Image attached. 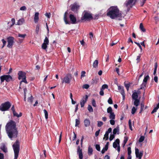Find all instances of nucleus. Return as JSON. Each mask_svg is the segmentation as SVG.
I'll list each match as a JSON object with an SVG mask.
<instances>
[{
    "instance_id": "nucleus-1",
    "label": "nucleus",
    "mask_w": 159,
    "mask_h": 159,
    "mask_svg": "<svg viewBox=\"0 0 159 159\" xmlns=\"http://www.w3.org/2000/svg\"><path fill=\"white\" fill-rule=\"evenodd\" d=\"M16 126L15 122L12 120L9 121L5 126L7 133L11 139L12 138H15L17 137L18 132Z\"/></svg>"
},
{
    "instance_id": "nucleus-2",
    "label": "nucleus",
    "mask_w": 159,
    "mask_h": 159,
    "mask_svg": "<svg viewBox=\"0 0 159 159\" xmlns=\"http://www.w3.org/2000/svg\"><path fill=\"white\" fill-rule=\"evenodd\" d=\"M108 11L107 15L112 19L120 17L121 15L117 7H111Z\"/></svg>"
},
{
    "instance_id": "nucleus-3",
    "label": "nucleus",
    "mask_w": 159,
    "mask_h": 159,
    "mask_svg": "<svg viewBox=\"0 0 159 159\" xmlns=\"http://www.w3.org/2000/svg\"><path fill=\"white\" fill-rule=\"evenodd\" d=\"M20 143L19 141L16 140L14 143L12 145V147L14 153V159H17L20 150Z\"/></svg>"
},
{
    "instance_id": "nucleus-4",
    "label": "nucleus",
    "mask_w": 159,
    "mask_h": 159,
    "mask_svg": "<svg viewBox=\"0 0 159 159\" xmlns=\"http://www.w3.org/2000/svg\"><path fill=\"white\" fill-rule=\"evenodd\" d=\"M136 2V0H126L124 3V5L127 8V11L130 9L135 5Z\"/></svg>"
},
{
    "instance_id": "nucleus-5",
    "label": "nucleus",
    "mask_w": 159,
    "mask_h": 159,
    "mask_svg": "<svg viewBox=\"0 0 159 159\" xmlns=\"http://www.w3.org/2000/svg\"><path fill=\"white\" fill-rule=\"evenodd\" d=\"M82 15L81 19L82 20H89L93 19V18L92 14L86 11L83 12Z\"/></svg>"
},
{
    "instance_id": "nucleus-6",
    "label": "nucleus",
    "mask_w": 159,
    "mask_h": 159,
    "mask_svg": "<svg viewBox=\"0 0 159 159\" xmlns=\"http://www.w3.org/2000/svg\"><path fill=\"white\" fill-rule=\"evenodd\" d=\"M11 105L9 102H5L0 106V110L2 111H7L10 107Z\"/></svg>"
},
{
    "instance_id": "nucleus-7",
    "label": "nucleus",
    "mask_w": 159,
    "mask_h": 159,
    "mask_svg": "<svg viewBox=\"0 0 159 159\" xmlns=\"http://www.w3.org/2000/svg\"><path fill=\"white\" fill-rule=\"evenodd\" d=\"M72 78L71 75L70 74H67L63 78H61L62 80V83H65L66 84H69Z\"/></svg>"
},
{
    "instance_id": "nucleus-8",
    "label": "nucleus",
    "mask_w": 159,
    "mask_h": 159,
    "mask_svg": "<svg viewBox=\"0 0 159 159\" xmlns=\"http://www.w3.org/2000/svg\"><path fill=\"white\" fill-rule=\"evenodd\" d=\"M1 82H2L5 80L7 82H9L11 80L12 77L10 75H3L0 77Z\"/></svg>"
},
{
    "instance_id": "nucleus-9",
    "label": "nucleus",
    "mask_w": 159,
    "mask_h": 159,
    "mask_svg": "<svg viewBox=\"0 0 159 159\" xmlns=\"http://www.w3.org/2000/svg\"><path fill=\"white\" fill-rule=\"evenodd\" d=\"M14 38L12 37H9L7 38L8 44L7 47L9 48H11L13 44Z\"/></svg>"
},
{
    "instance_id": "nucleus-10",
    "label": "nucleus",
    "mask_w": 159,
    "mask_h": 159,
    "mask_svg": "<svg viewBox=\"0 0 159 159\" xmlns=\"http://www.w3.org/2000/svg\"><path fill=\"white\" fill-rule=\"evenodd\" d=\"M120 140L119 139H117L115 142L113 143V146L115 148H117V150L119 152H120V148L119 145Z\"/></svg>"
},
{
    "instance_id": "nucleus-11",
    "label": "nucleus",
    "mask_w": 159,
    "mask_h": 159,
    "mask_svg": "<svg viewBox=\"0 0 159 159\" xmlns=\"http://www.w3.org/2000/svg\"><path fill=\"white\" fill-rule=\"evenodd\" d=\"M135 153L136 157L138 158L139 159H141L143 155V152H139V150L138 148H135Z\"/></svg>"
},
{
    "instance_id": "nucleus-12",
    "label": "nucleus",
    "mask_w": 159,
    "mask_h": 159,
    "mask_svg": "<svg viewBox=\"0 0 159 159\" xmlns=\"http://www.w3.org/2000/svg\"><path fill=\"white\" fill-rule=\"evenodd\" d=\"M88 96L86 95L85 97H83L82 100L80 102V104L81 105V107H84L85 103L87 102L88 99Z\"/></svg>"
},
{
    "instance_id": "nucleus-13",
    "label": "nucleus",
    "mask_w": 159,
    "mask_h": 159,
    "mask_svg": "<svg viewBox=\"0 0 159 159\" xmlns=\"http://www.w3.org/2000/svg\"><path fill=\"white\" fill-rule=\"evenodd\" d=\"M18 75V78L19 80L26 77V73L21 71H19Z\"/></svg>"
},
{
    "instance_id": "nucleus-14",
    "label": "nucleus",
    "mask_w": 159,
    "mask_h": 159,
    "mask_svg": "<svg viewBox=\"0 0 159 159\" xmlns=\"http://www.w3.org/2000/svg\"><path fill=\"white\" fill-rule=\"evenodd\" d=\"M79 7V6L76 3L71 5V10L73 11H76Z\"/></svg>"
},
{
    "instance_id": "nucleus-15",
    "label": "nucleus",
    "mask_w": 159,
    "mask_h": 159,
    "mask_svg": "<svg viewBox=\"0 0 159 159\" xmlns=\"http://www.w3.org/2000/svg\"><path fill=\"white\" fill-rule=\"evenodd\" d=\"M69 18L72 24H75L76 23V19L73 15L70 14L69 16Z\"/></svg>"
},
{
    "instance_id": "nucleus-16",
    "label": "nucleus",
    "mask_w": 159,
    "mask_h": 159,
    "mask_svg": "<svg viewBox=\"0 0 159 159\" xmlns=\"http://www.w3.org/2000/svg\"><path fill=\"white\" fill-rule=\"evenodd\" d=\"M77 152L79 154L80 159H83V155L82 149L80 148V146H78L77 149Z\"/></svg>"
},
{
    "instance_id": "nucleus-17",
    "label": "nucleus",
    "mask_w": 159,
    "mask_h": 159,
    "mask_svg": "<svg viewBox=\"0 0 159 159\" xmlns=\"http://www.w3.org/2000/svg\"><path fill=\"white\" fill-rule=\"evenodd\" d=\"M68 14V12L67 11H66L65 12L64 16V21L66 24H70V21L68 20L67 19V15Z\"/></svg>"
},
{
    "instance_id": "nucleus-18",
    "label": "nucleus",
    "mask_w": 159,
    "mask_h": 159,
    "mask_svg": "<svg viewBox=\"0 0 159 159\" xmlns=\"http://www.w3.org/2000/svg\"><path fill=\"white\" fill-rule=\"evenodd\" d=\"M0 148L5 153H6L7 152V148L6 147L5 144L4 143H2L1 146L0 147Z\"/></svg>"
},
{
    "instance_id": "nucleus-19",
    "label": "nucleus",
    "mask_w": 159,
    "mask_h": 159,
    "mask_svg": "<svg viewBox=\"0 0 159 159\" xmlns=\"http://www.w3.org/2000/svg\"><path fill=\"white\" fill-rule=\"evenodd\" d=\"M118 90L120 91V92L122 95L125 94V91L123 87L121 86H118Z\"/></svg>"
},
{
    "instance_id": "nucleus-20",
    "label": "nucleus",
    "mask_w": 159,
    "mask_h": 159,
    "mask_svg": "<svg viewBox=\"0 0 159 159\" xmlns=\"http://www.w3.org/2000/svg\"><path fill=\"white\" fill-rule=\"evenodd\" d=\"M25 22V19L23 18H21L18 20L16 25H22Z\"/></svg>"
},
{
    "instance_id": "nucleus-21",
    "label": "nucleus",
    "mask_w": 159,
    "mask_h": 159,
    "mask_svg": "<svg viewBox=\"0 0 159 159\" xmlns=\"http://www.w3.org/2000/svg\"><path fill=\"white\" fill-rule=\"evenodd\" d=\"M39 13L38 12H36L34 14V20L35 23H37L39 19Z\"/></svg>"
},
{
    "instance_id": "nucleus-22",
    "label": "nucleus",
    "mask_w": 159,
    "mask_h": 159,
    "mask_svg": "<svg viewBox=\"0 0 159 159\" xmlns=\"http://www.w3.org/2000/svg\"><path fill=\"white\" fill-rule=\"evenodd\" d=\"M84 123L85 127H87L89 126L90 122L89 119H86L84 120Z\"/></svg>"
},
{
    "instance_id": "nucleus-23",
    "label": "nucleus",
    "mask_w": 159,
    "mask_h": 159,
    "mask_svg": "<svg viewBox=\"0 0 159 159\" xmlns=\"http://www.w3.org/2000/svg\"><path fill=\"white\" fill-rule=\"evenodd\" d=\"M138 93L137 92H134V93L132 96V98L134 100H137L138 99Z\"/></svg>"
},
{
    "instance_id": "nucleus-24",
    "label": "nucleus",
    "mask_w": 159,
    "mask_h": 159,
    "mask_svg": "<svg viewBox=\"0 0 159 159\" xmlns=\"http://www.w3.org/2000/svg\"><path fill=\"white\" fill-rule=\"evenodd\" d=\"M93 152V150L92 148L90 146H89L88 148V154L89 155H91L92 154Z\"/></svg>"
},
{
    "instance_id": "nucleus-25",
    "label": "nucleus",
    "mask_w": 159,
    "mask_h": 159,
    "mask_svg": "<svg viewBox=\"0 0 159 159\" xmlns=\"http://www.w3.org/2000/svg\"><path fill=\"white\" fill-rule=\"evenodd\" d=\"M98 60H95L93 63V67L94 68H96L98 67Z\"/></svg>"
},
{
    "instance_id": "nucleus-26",
    "label": "nucleus",
    "mask_w": 159,
    "mask_h": 159,
    "mask_svg": "<svg viewBox=\"0 0 159 159\" xmlns=\"http://www.w3.org/2000/svg\"><path fill=\"white\" fill-rule=\"evenodd\" d=\"M109 118L111 119H114L115 118V115L114 112L111 113L110 114Z\"/></svg>"
},
{
    "instance_id": "nucleus-27",
    "label": "nucleus",
    "mask_w": 159,
    "mask_h": 159,
    "mask_svg": "<svg viewBox=\"0 0 159 159\" xmlns=\"http://www.w3.org/2000/svg\"><path fill=\"white\" fill-rule=\"evenodd\" d=\"M134 104L136 107H138L139 103V99L134 100Z\"/></svg>"
},
{
    "instance_id": "nucleus-28",
    "label": "nucleus",
    "mask_w": 159,
    "mask_h": 159,
    "mask_svg": "<svg viewBox=\"0 0 159 159\" xmlns=\"http://www.w3.org/2000/svg\"><path fill=\"white\" fill-rule=\"evenodd\" d=\"M13 116H16L17 117H20L22 115V113L21 112H20L19 114H18L16 111L13 112Z\"/></svg>"
},
{
    "instance_id": "nucleus-29",
    "label": "nucleus",
    "mask_w": 159,
    "mask_h": 159,
    "mask_svg": "<svg viewBox=\"0 0 159 159\" xmlns=\"http://www.w3.org/2000/svg\"><path fill=\"white\" fill-rule=\"evenodd\" d=\"M49 40L48 38L46 37L44 40L43 43L48 45L49 44Z\"/></svg>"
},
{
    "instance_id": "nucleus-30",
    "label": "nucleus",
    "mask_w": 159,
    "mask_h": 159,
    "mask_svg": "<svg viewBox=\"0 0 159 159\" xmlns=\"http://www.w3.org/2000/svg\"><path fill=\"white\" fill-rule=\"evenodd\" d=\"M22 80L20 82V86L21 85V84L22 82H24L26 84H28V82L26 80V77H25L24 78H23L21 79Z\"/></svg>"
},
{
    "instance_id": "nucleus-31",
    "label": "nucleus",
    "mask_w": 159,
    "mask_h": 159,
    "mask_svg": "<svg viewBox=\"0 0 159 159\" xmlns=\"http://www.w3.org/2000/svg\"><path fill=\"white\" fill-rule=\"evenodd\" d=\"M139 28L143 32L145 31V29L144 28L143 26L142 23H141L140 24Z\"/></svg>"
},
{
    "instance_id": "nucleus-32",
    "label": "nucleus",
    "mask_w": 159,
    "mask_h": 159,
    "mask_svg": "<svg viewBox=\"0 0 159 159\" xmlns=\"http://www.w3.org/2000/svg\"><path fill=\"white\" fill-rule=\"evenodd\" d=\"M149 77L148 75H147L145 77L143 80V82L144 83H146L147 80L149 79Z\"/></svg>"
},
{
    "instance_id": "nucleus-33",
    "label": "nucleus",
    "mask_w": 159,
    "mask_h": 159,
    "mask_svg": "<svg viewBox=\"0 0 159 159\" xmlns=\"http://www.w3.org/2000/svg\"><path fill=\"white\" fill-rule=\"evenodd\" d=\"M119 129V128L118 127H116V128H115L113 129V134H116L117 132L118 131Z\"/></svg>"
},
{
    "instance_id": "nucleus-34",
    "label": "nucleus",
    "mask_w": 159,
    "mask_h": 159,
    "mask_svg": "<svg viewBox=\"0 0 159 159\" xmlns=\"http://www.w3.org/2000/svg\"><path fill=\"white\" fill-rule=\"evenodd\" d=\"M137 110V108H135L134 107H133L131 110V113L132 114H134Z\"/></svg>"
},
{
    "instance_id": "nucleus-35",
    "label": "nucleus",
    "mask_w": 159,
    "mask_h": 159,
    "mask_svg": "<svg viewBox=\"0 0 159 159\" xmlns=\"http://www.w3.org/2000/svg\"><path fill=\"white\" fill-rule=\"evenodd\" d=\"M43 112L44 113L45 116V118L46 119H47L48 118V113L47 110L45 109L43 110Z\"/></svg>"
},
{
    "instance_id": "nucleus-36",
    "label": "nucleus",
    "mask_w": 159,
    "mask_h": 159,
    "mask_svg": "<svg viewBox=\"0 0 159 159\" xmlns=\"http://www.w3.org/2000/svg\"><path fill=\"white\" fill-rule=\"evenodd\" d=\"M47 46L48 45L46 44H44V43H43L42 44V46H41V47H42V48L44 49V50H46V51H47Z\"/></svg>"
},
{
    "instance_id": "nucleus-37",
    "label": "nucleus",
    "mask_w": 159,
    "mask_h": 159,
    "mask_svg": "<svg viewBox=\"0 0 159 159\" xmlns=\"http://www.w3.org/2000/svg\"><path fill=\"white\" fill-rule=\"evenodd\" d=\"M88 109L90 112H92L93 111V110L92 107L90 105H89L88 107Z\"/></svg>"
},
{
    "instance_id": "nucleus-38",
    "label": "nucleus",
    "mask_w": 159,
    "mask_h": 159,
    "mask_svg": "<svg viewBox=\"0 0 159 159\" xmlns=\"http://www.w3.org/2000/svg\"><path fill=\"white\" fill-rule=\"evenodd\" d=\"M146 83L143 82L142 84H141L140 86V89H144V87H145L146 86Z\"/></svg>"
},
{
    "instance_id": "nucleus-39",
    "label": "nucleus",
    "mask_w": 159,
    "mask_h": 159,
    "mask_svg": "<svg viewBox=\"0 0 159 159\" xmlns=\"http://www.w3.org/2000/svg\"><path fill=\"white\" fill-rule=\"evenodd\" d=\"M144 105L143 103H141V108L139 112V113H141L144 109Z\"/></svg>"
},
{
    "instance_id": "nucleus-40",
    "label": "nucleus",
    "mask_w": 159,
    "mask_h": 159,
    "mask_svg": "<svg viewBox=\"0 0 159 159\" xmlns=\"http://www.w3.org/2000/svg\"><path fill=\"white\" fill-rule=\"evenodd\" d=\"M107 112L108 113H111L113 112L112 109L111 107H110L107 109Z\"/></svg>"
},
{
    "instance_id": "nucleus-41",
    "label": "nucleus",
    "mask_w": 159,
    "mask_h": 159,
    "mask_svg": "<svg viewBox=\"0 0 159 159\" xmlns=\"http://www.w3.org/2000/svg\"><path fill=\"white\" fill-rule=\"evenodd\" d=\"M80 121L79 119H76L75 126V127L77 126L80 124Z\"/></svg>"
},
{
    "instance_id": "nucleus-42",
    "label": "nucleus",
    "mask_w": 159,
    "mask_h": 159,
    "mask_svg": "<svg viewBox=\"0 0 159 159\" xmlns=\"http://www.w3.org/2000/svg\"><path fill=\"white\" fill-rule=\"evenodd\" d=\"M128 140V137L126 136L124 138V141H123L124 146L125 145V144L126 143Z\"/></svg>"
},
{
    "instance_id": "nucleus-43",
    "label": "nucleus",
    "mask_w": 159,
    "mask_h": 159,
    "mask_svg": "<svg viewBox=\"0 0 159 159\" xmlns=\"http://www.w3.org/2000/svg\"><path fill=\"white\" fill-rule=\"evenodd\" d=\"M145 137L144 136H141L140 137V138L139 140V142L140 143H141L144 140Z\"/></svg>"
},
{
    "instance_id": "nucleus-44",
    "label": "nucleus",
    "mask_w": 159,
    "mask_h": 159,
    "mask_svg": "<svg viewBox=\"0 0 159 159\" xmlns=\"http://www.w3.org/2000/svg\"><path fill=\"white\" fill-rule=\"evenodd\" d=\"M108 148L105 146V147L103 148L101 151L102 153V154L104 153L105 151L107 150Z\"/></svg>"
},
{
    "instance_id": "nucleus-45",
    "label": "nucleus",
    "mask_w": 159,
    "mask_h": 159,
    "mask_svg": "<svg viewBox=\"0 0 159 159\" xmlns=\"http://www.w3.org/2000/svg\"><path fill=\"white\" fill-rule=\"evenodd\" d=\"M26 35L25 34H18V36L21 38H24L26 36Z\"/></svg>"
},
{
    "instance_id": "nucleus-46",
    "label": "nucleus",
    "mask_w": 159,
    "mask_h": 159,
    "mask_svg": "<svg viewBox=\"0 0 159 159\" xmlns=\"http://www.w3.org/2000/svg\"><path fill=\"white\" fill-rule=\"evenodd\" d=\"M98 127H100L103 125V123L101 121H98Z\"/></svg>"
},
{
    "instance_id": "nucleus-47",
    "label": "nucleus",
    "mask_w": 159,
    "mask_h": 159,
    "mask_svg": "<svg viewBox=\"0 0 159 159\" xmlns=\"http://www.w3.org/2000/svg\"><path fill=\"white\" fill-rule=\"evenodd\" d=\"M39 25H38L36 26V29H35V32L36 33L38 34L39 32Z\"/></svg>"
},
{
    "instance_id": "nucleus-48",
    "label": "nucleus",
    "mask_w": 159,
    "mask_h": 159,
    "mask_svg": "<svg viewBox=\"0 0 159 159\" xmlns=\"http://www.w3.org/2000/svg\"><path fill=\"white\" fill-rule=\"evenodd\" d=\"M131 148L130 147H129L128 148V155H131Z\"/></svg>"
},
{
    "instance_id": "nucleus-49",
    "label": "nucleus",
    "mask_w": 159,
    "mask_h": 159,
    "mask_svg": "<svg viewBox=\"0 0 159 159\" xmlns=\"http://www.w3.org/2000/svg\"><path fill=\"white\" fill-rule=\"evenodd\" d=\"M92 105L93 107H96V102L94 99H93L92 100Z\"/></svg>"
},
{
    "instance_id": "nucleus-50",
    "label": "nucleus",
    "mask_w": 159,
    "mask_h": 159,
    "mask_svg": "<svg viewBox=\"0 0 159 159\" xmlns=\"http://www.w3.org/2000/svg\"><path fill=\"white\" fill-rule=\"evenodd\" d=\"M108 135L109 134H108L106 132L104 135V138H105L106 140H107L108 139Z\"/></svg>"
},
{
    "instance_id": "nucleus-51",
    "label": "nucleus",
    "mask_w": 159,
    "mask_h": 159,
    "mask_svg": "<svg viewBox=\"0 0 159 159\" xmlns=\"http://www.w3.org/2000/svg\"><path fill=\"white\" fill-rule=\"evenodd\" d=\"M129 125L130 129L131 130H132V124L131 123V121L130 120H129Z\"/></svg>"
},
{
    "instance_id": "nucleus-52",
    "label": "nucleus",
    "mask_w": 159,
    "mask_h": 159,
    "mask_svg": "<svg viewBox=\"0 0 159 159\" xmlns=\"http://www.w3.org/2000/svg\"><path fill=\"white\" fill-rule=\"evenodd\" d=\"M108 88V86L106 84H103L102 85V88L101 89L104 90L105 89H107Z\"/></svg>"
},
{
    "instance_id": "nucleus-53",
    "label": "nucleus",
    "mask_w": 159,
    "mask_h": 159,
    "mask_svg": "<svg viewBox=\"0 0 159 159\" xmlns=\"http://www.w3.org/2000/svg\"><path fill=\"white\" fill-rule=\"evenodd\" d=\"M95 147L96 149L98 151H100V147L99 145L96 144L95 145Z\"/></svg>"
},
{
    "instance_id": "nucleus-54",
    "label": "nucleus",
    "mask_w": 159,
    "mask_h": 159,
    "mask_svg": "<svg viewBox=\"0 0 159 159\" xmlns=\"http://www.w3.org/2000/svg\"><path fill=\"white\" fill-rule=\"evenodd\" d=\"M28 102L32 103L33 101V97L32 96L29 97L28 99Z\"/></svg>"
},
{
    "instance_id": "nucleus-55",
    "label": "nucleus",
    "mask_w": 159,
    "mask_h": 159,
    "mask_svg": "<svg viewBox=\"0 0 159 159\" xmlns=\"http://www.w3.org/2000/svg\"><path fill=\"white\" fill-rule=\"evenodd\" d=\"M2 41L3 43V45L2 47V48H3L5 45L6 43V42L4 40V39H2Z\"/></svg>"
},
{
    "instance_id": "nucleus-56",
    "label": "nucleus",
    "mask_w": 159,
    "mask_h": 159,
    "mask_svg": "<svg viewBox=\"0 0 159 159\" xmlns=\"http://www.w3.org/2000/svg\"><path fill=\"white\" fill-rule=\"evenodd\" d=\"M134 42L139 46V47L140 49L141 52L142 51V48L140 43L136 42Z\"/></svg>"
},
{
    "instance_id": "nucleus-57",
    "label": "nucleus",
    "mask_w": 159,
    "mask_h": 159,
    "mask_svg": "<svg viewBox=\"0 0 159 159\" xmlns=\"http://www.w3.org/2000/svg\"><path fill=\"white\" fill-rule=\"evenodd\" d=\"M146 0H141L140 1V4L141 6H143L144 3L145 2Z\"/></svg>"
},
{
    "instance_id": "nucleus-58",
    "label": "nucleus",
    "mask_w": 159,
    "mask_h": 159,
    "mask_svg": "<svg viewBox=\"0 0 159 159\" xmlns=\"http://www.w3.org/2000/svg\"><path fill=\"white\" fill-rule=\"evenodd\" d=\"M89 87V85L88 84H85L83 85V88L84 89H87Z\"/></svg>"
},
{
    "instance_id": "nucleus-59",
    "label": "nucleus",
    "mask_w": 159,
    "mask_h": 159,
    "mask_svg": "<svg viewBox=\"0 0 159 159\" xmlns=\"http://www.w3.org/2000/svg\"><path fill=\"white\" fill-rule=\"evenodd\" d=\"M108 102L109 104H112L113 101H112V99L111 98H109V99H108Z\"/></svg>"
},
{
    "instance_id": "nucleus-60",
    "label": "nucleus",
    "mask_w": 159,
    "mask_h": 159,
    "mask_svg": "<svg viewBox=\"0 0 159 159\" xmlns=\"http://www.w3.org/2000/svg\"><path fill=\"white\" fill-rule=\"evenodd\" d=\"M26 10V7L25 6L21 7L20 8V10L21 11H25Z\"/></svg>"
},
{
    "instance_id": "nucleus-61",
    "label": "nucleus",
    "mask_w": 159,
    "mask_h": 159,
    "mask_svg": "<svg viewBox=\"0 0 159 159\" xmlns=\"http://www.w3.org/2000/svg\"><path fill=\"white\" fill-rule=\"evenodd\" d=\"M114 119H111L110 120V123L111 125H114L115 124V121L114 120Z\"/></svg>"
},
{
    "instance_id": "nucleus-62",
    "label": "nucleus",
    "mask_w": 159,
    "mask_h": 159,
    "mask_svg": "<svg viewBox=\"0 0 159 159\" xmlns=\"http://www.w3.org/2000/svg\"><path fill=\"white\" fill-rule=\"evenodd\" d=\"M114 134H111L109 138V140L110 141H111L114 138Z\"/></svg>"
},
{
    "instance_id": "nucleus-63",
    "label": "nucleus",
    "mask_w": 159,
    "mask_h": 159,
    "mask_svg": "<svg viewBox=\"0 0 159 159\" xmlns=\"http://www.w3.org/2000/svg\"><path fill=\"white\" fill-rule=\"evenodd\" d=\"M158 109V108L157 107L154 108L153 109V110L152 111L151 113L153 114V113L155 112H156Z\"/></svg>"
},
{
    "instance_id": "nucleus-64",
    "label": "nucleus",
    "mask_w": 159,
    "mask_h": 159,
    "mask_svg": "<svg viewBox=\"0 0 159 159\" xmlns=\"http://www.w3.org/2000/svg\"><path fill=\"white\" fill-rule=\"evenodd\" d=\"M85 71H82L81 73V77H84L85 76Z\"/></svg>"
}]
</instances>
